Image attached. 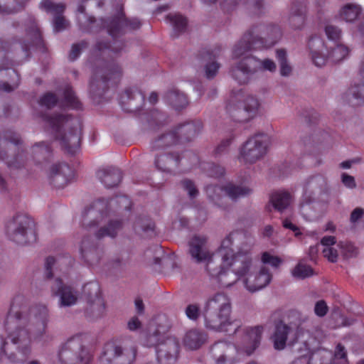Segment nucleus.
Returning <instances> with one entry per match:
<instances>
[{"mask_svg": "<svg viewBox=\"0 0 364 364\" xmlns=\"http://www.w3.org/2000/svg\"><path fill=\"white\" fill-rule=\"evenodd\" d=\"M23 299L18 296L11 303L6 321L8 339L15 346L17 353L9 352L8 342L0 336V348L14 363H22L31 353V343H46L52 340L48 331L49 310L46 306H38L28 312Z\"/></svg>", "mask_w": 364, "mask_h": 364, "instance_id": "1", "label": "nucleus"}, {"mask_svg": "<svg viewBox=\"0 0 364 364\" xmlns=\"http://www.w3.org/2000/svg\"><path fill=\"white\" fill-rule=\"evenodd\" d=\"M232 304L229 296L224 293H217L205 302L203 310L204 323L207 328L218 332L236 334L242 332L247 345L243 350L251 355L259 346L263 327L242 326L240 320H231Z\"/></svg>", "mask_w": 364, "mask_h": 364, "instance_id": "2", "label": "nucleus"}, {"mask_svg": "<svg viewBox=\"0 0 364 364\" xmlns=\"http://www.w3.org/2000/svg\"><path fill=\"white\" fill-rule=\"evenodd\" d=\"M302 324L301 318L296 312L289 314L286 319L276 321L273 333L270 337L274 348L282 350L289 346L301 356L306 355L310 351L314 341L322 336V333L318 328L316 337L306 339V337H309V333L304 331Z\"/></svg>", "mask_w": 364, "mask_h": 364, "instance_id": "3", "label": "nucleus"}, {"mask_svg": "<svg viewBox=\"0 0 364 364\" xmlns=\"http://www.w3.org/2000/svg\"><path fill=\"white\" fill-rule=\"evenodd\" d=\"M41 117L59 141L62 149L70 154H74L79 149L82 130L79 119L63 114H45Z\"/></svg>", "mask_w": 364, "mask_h": 364, "instance_id": "4", "label": "nucleus"}, {"mask_svg": "<svg viewBox=\"0 0 364 364\" xmlns=\"http://www.w3.org/2000/svg\"><path fill=\"white\" fill-rule=\"evenodd\" d=\"M85 335L77 333L66 340L58 351L60 364H90L91 355L85 347Z\"/></svg>", "mask_w": 364, "mask_h": 364, "instance_id": "5", "label": "nucleus"}, {"mask_svg": "<svg viewBox=\"0 0 364 364\" xmlns=\"http://www.w3.org/2000/svg\"><path fill=\"white\" fill-rule=\"evenodd\" d=\"M313 62L318 67H321L329 60L333 63L343 60L349 53V48L342 43H336L328 47L326 53H323L324 42L318 36H312L308 43Z\"/></svg>", "mask_w": 364, "mask_h": 364, "instance_id": "6", "label": "nucleus"}, {"mask_svg": "<svg viewBox=\"0 0 364 364\" xmlns=\"http://www.w3.org/2000/svg\"><path fill=\"white\" fill-rule=\"evenodd\" d=\"M136 355V347L132 340L122 339L108 343L100 357V364H133Z\"/></svg>", "mask_w": 364, "mask_h": 364, "instance_id": "7", "label": "nucleus"}, {"mask_svg": "<svg viewBox=\"0 0 364 364\" xmlns=\"http://www.w3.org/2000/svg\"><path fill=\"white\" fill-rule=\"evenodd\" d=\"M122 75V68L115 63L106 64L94 70L90 81V94L94 100L100 99L110 84H115Z\"/></svg>", "mask_w": 364, "mask_h": 364, "instance_id": "8", "label": "nucleus"}, {"mask_svg": "<svg viewBox=\"0 0 364 364\" xmlns=\"http://www.w3.org/2000/svg\"><path fill=\"white\" fill-rule=\"evenodd\" d=\"M34 223L31 218L24 213H17L8 223L6 232L13 242L27 245L36 240Z\"/></svg>", "mask_w": 364, "mask_h": 364, "instance_id": "9", "label": "nucleus"}, {"mask_svg": "<svg viewBox=\"0 0 364 364\" xmlns=\"http://www.w3.org/2000/svg\"><path fill=\"white\" fill-rule=\"evenodd\" d=\"M268 136L257 134L249 138L240 151L239 160L246 164H254L261 159L267 153Z\"/></svg>", "mask_w": 364, "mask_h": 364, "instance_id": "10", "label": "nucleus"}, {"mask_svg": "<svg viewBox=\"0 0 364 364\" xmlns=\"http://www.w3.org/2000/svg\"><path fill=\"white\" fill-rule=\"evenodd\" d=\"M83 292L87 302L85 316L91 321L103 317L105 314V304L100 296L99 285L97 283L87 284L84 287Z\"/></svg>", "mask_w": 364, "mask_h": 364, "instance_id": "11", "label": "nucleus"}, {"mask_svg": "<svg viewBox=\"0 0 364 364\" xmlns=\"http://www.w3.org/2000/svg\"><path fill=\"white\" fill-rule=\"evenodd\" d=\"M101 21L103 27L107 28L108 33L114 39L139 28L141 25L138 18H127L123 13H119L107 19H102Z\"/></svg>", "mask_w": 364, "mask_h": 364, "instance_id": "12", "label": "nucleus"}, {"mask_svg": "<svg viewBox=\"0 0 364 364\" xmlns=\"http://www.w3.org/2000/svg\"><path fill=\"white\" fill-rule=\"evenodd\" d=\"M51 296L58 299L60 308L70 307L75 305L78 300V291L73 287L64 283L60 278H56L50 284Z\"/></svg>", "mask_w": 364, "mask_h": 364, "instance_id": "13", "label": "nucleus"}, {"mask_svg": "<svg viewBox=\"0 0 364 364\" xmlns=\"http://www.w3.org/2000/svg\"><path fill=\"white\" fill-rule=\"evenodd\" d=\"M329 188L326 178L320 174L309 177L303 188V195L317 199L322 203H327L329 200Z\"/></svg>", "mask_w": 364, "mask_h": 364, "instance_id": "14", "label": "nucleus"}, {"mask_svg": "<svg viewBox=\"0 0 364 364\" xmlns=\"http://www.w3.org/2000/svg\"><path fill=\"white\" fill-rule=\"evenodd\" d=\"M214 364H236L239 361L236 346L224 341L215 342L210 348Z\"/></svg>", "mask_w": 364, "mask_h": 364, "instance_id": "15", "label": "nucleus"}, {"mask_svg": "<svg viewBox=\"0 0 364 364\" xmlns=\"http://www.w3.org/2000/svg\"><path fill=\"white\" fill-rule=\"evenodd\" d=\"M259 105L258 100L255 97L248 95L242 101H239L236 105L230 107V112L235 121L245 122L253 117Z\"/></svg>", "mask_w": 364, "mask_h": 364, "instance_id": "16", "label": "nucleus"}, {"mask_svg": "<svg viewBox=\"0 0 364 364\" xmlns=\"http://www.w3.org/2000/svg\"><path fill=\"white\" fill-rule=\"evenodd\" d=\"M228 255L226 266L231 268L240 277L247 275L252 267V259L248 251L226 250Z\"/></svg>", "mask_w": 364, "mask_h": 364, "instance_id": "17", "label": "nucleus"}, {"mask_svg": "<svg viewBox=\"0 0 364 364\" xmlns=\"http://www.w3.org/2000/svg\"><path fill=\"white\" fill-rule=\"evenodd\" d=\"M107 201L100 199L86 208L82 213V225L90 229L96 227L107 216Z\"/></svg>", "mask_w": 364, "mask_h": 364, "instance_id": "18", "label": "nucleus"}, {"mask_svg": "<svg viewBox=\"0 0 364 364\" xmlns=\"http://www.w3.org/2000/svg\"><path fill=\"white\" fill-rule=\"evenodd\" d=\"M81 258L89 265L99 263L103 256V248L90 235L84 236L80 246Z\"/></svg>", "mask_w": 364, "mask_h": 364, "instance_id": "19", "label": "nucleus"}, {"mask_svg": "<svg viewBox=\"0 0 364 364\" xmlns=\"http://www.w3.org/2000/svg\"><path fill=\"white\" fill-rule=\"evenodd\" d=\"M211 252L207 237L196 235L188 241V255L193 262H205L210 258Z\"/></svg>", "mask_w": 364, "mask_h": 364, "instance_id": "20", "label": "nucleus"}, {"mask_svg": "<svg viewBox=\"0 0 364 364\" xmlns=\"http://www.w3.org/2000/svg\"><path fill=\"white\" fill-rule=\"evenodd\" d=\"M259 63L253 55H247L241 59L238 63L232 68L231 75L239 84H247L250 76L257 72Z\"/></svg>", "mask_w": 364, "mask_h": 364, "instance_id": "21", "label": "nucleus"}, {"mask_svg": "<svg viewBox=\"0 0 364 364\" xmlns=\"http://www.w3.org/2000/svg\"><path fill=\"white\" fill-rule=\"evenodd\" d=\"M256 40L262 41V48L274 46L282 37L280 28L277 25H258L250 28Z\"/></svg>", "mask_w": 364, "mask_h": 364, "instance_id": "22", "label": "nucleus"}, {"mask_svg": "<svg viewBox=\"0 0 364 364\" xmlns=\"http://www.w3.org/2000/svg\"><path fill=\"white\" fill-rule=\"evenodd\" d=\"M159 364H175L178 360L179 343L175 338H167L156 348Z\"/></svg>", "mask_w": 364, "mask_h": 364, "instance_id": "23", "label": "nucleus"}, {"mask_svg": "<svg viewBox=\"0 0 364 364\" xmlns=\"http://www.w3.org/2000/svg\"><path fill=\"white\" fill-rule=\"evenodd\" d=\"M222 247L225 250H232L235 247L237 251L247 250L250 252L253 245V238L247 232L242 230H236L230 232L222 242Z\"/></svg>", "mask_w": 364, "mask_h": 364, "instance_id": "24", "label": "nucleus"}, {"mask_svg": "<svg viewBox=\"0 0 364 364\" xmlns=\"http://www.w3.org/2000/svg\"><path fill=\"white\" fill-rule=\"evenodd\" d=\"M253 36L250 29L244 34L233 48L232 56L234 58L243 59L247 55H252L250 54L252 50L262 48V41L256 40Z\"/></svg>", "mask_w": 364, "mask_h": 364, "instance_id": "25", "label": "nucleus"}, {"mask_svg": "<svg viewBox=\"0 0 364 364\" xmlns=\"http://www.w3.org/2000/svg\"><path fill=\"white\" fill-rule=\"evenodd\" d=\"M26 32L28 43H15L14 50L20 48L23 51L26 52V56H28V51L31 46L36 47H43V39L39 28L38 27L35 19L29 16L26 24Z\"/></svg>", "mask_w": 364, "mask_h": 364, "instance_id": "26", "label": "nucleus"}, {"mask_svg": "<svg viewBox=\"0 0 364 364\" xmlns=\"http://www.w3.org/2000/svg\"><path fill=\"white\" fill-rule=\"evenodd\" d=\"M272 275L266 267H262L257 272L248 274L244 279V284L251 293L266 287L272 281Z\"/></svg>", "mask_w": 364, "mask_h": 364, "instance_id": "27", "label": "nucleus"}, {"mask_svg": "<svg viewBox=\"0 0 364 364\" xmlns=\"http://www.w3.org/2000/svg\"><path fill=\"white\" fill-rule=\"evenodd\" d=\"M73 175V170L68 164L58 163L50 167L49 178L54 187L63 188L69 183Z\"/></svg>", "mask_w": 364, "mask_h": 364, "instance_id": "28", "label": "nucleus"}, {"mask_svg": "<svg viewBox=\"0 0 364 364\" xmlns=\"http://www.w3.org/2000/svg\"><path fill=\"white\" fill-rule=\"evenodd\" d=\"M144 99V95L137 88L127 89L120 97L122 108L127 112H136L142 107Z\"/></svg>", "mask_w": 364, "mask_h": 364, "instance_id": "29", "label": "nucleus"}, {"mask_svg": "<svg viewBox=\"0 0 364 364\" xmlns=\"http://www.w3.org/2000/svg\"><path fill=\"white\" fill-rule=\"evenodd\" d=\"M170 325L166 319L160 320L154 326L149 327L146 337V344L149 347L154 346L156 348L160 343L165 342L169 331Z\"/></svg>", "mask_w": 364, "mask_h": 364, "instance_id": "30", "label": "nucleus"}, {"mask_svg": "<svg viewBox=\"0 0 364 364\" xmlns=\"http://www.w3.org/2000/svg\"><path fill=\"white\" fill-rule=\"evenodd\" d=\"M228 255L226 250L220 247L216 253H210V257L204 263L206 264L205 269L212 277H217L220 272L223 270L226 266Z\"/></svg>", "mask_w": 364, "mask_h": 364, "instance_id": "31", "label": "nucleus"}, {"mask_svg": "<svg viewBox=\"0 0 364 364\" xmlns=\"http://www.w3.org/2000/svg\"><path fill=\"white\" fill-rule=\"evenodd\" d=\"M317 199L302 196L299 203V212L306 220H314L322 215V210L318 208Z\"/></svg>", "mask_w": 364, "mask_h": 364, "instance_id": "32", "label": "nucleus"}, {"mask_svg": "<svg viewBox=\"0 0 364 364\" xmlns=\"http://www.w3.org/2000/svg\"><path fill=\"white\" fill-rule=\"evenodd\" d=\"M19 82V75L15 70L9 67L0 69V90L11 92L18 86Z\"/></svg>", "mask_w": 364, "mask_h": 364, "instance_id": "33", "label": "nucleus"}, {"mask_svg": "<svg viewBox=\"0 0 364 364\" xmlns=\"http://www.w3.org/2000/svg\"><path fill=\"white\" fill-rule=\"evenodd\" d=\"M205 193L208 200L223 210L228 208L225 195L224 185L219 186L216 185H208L205 187Z\"/></svg>", "mask_w": 364, "mask_h": 364, "instance_id": "34", "label": "nucleus"}, {"mask_svg": "<svg viewBox=\"0 0 364 364\" xmlns=\"http://www.w3.org/2000/svg\"><path fill=\"white\" fill-rule=\"evenodd\" d=\"M97 176L102 183L107 188L117 186L121 181L122 176L119 169L109 168L99 170Z\"/></svg>", "mask_w": 364, "mask_h": 364, "instance_id": "35", "label": "nucleus"}, {"mask_svg": "<svg viewBox=\"0 0 364 364\" xmlns=\"http://www.w3.org/2000/svg\"><path fill=\"white\" fill-rule=\"evenodd\" d=\"M202 129L200 122H187L183 124L179 125L173 131L176 132L178 136V141L179 139L185 141L192 140L200 132Z\"/></svg>", "mask_w": 364, "mask_h": 364, "instance_id": "36", "label": "nucleus"}, {"mask_svg": "<svg viewBox=\"0 0 364 364\" xmlns=\"http://www.w3.org/2000/svg\"><path fill=\"white\" fill-rule=\"evenodd\" d=\"M135 232L144 237H153L156 235L154 222L148 217H139L134 222Z\"/></svg>", "mask_w": 364, "mask_h": 364, "instance_id": "37", "label": "nucleus"}, {"mask_svg": "<svg viewBox=\"0 0 364 364\" xmlns=\"http://www.w3.org/2000/svg\"><path fill=\"white\" fill-rule=\"evenodd\" d=\"M225 195L232 202H237L240 198L250 196L252 190L243 185L236 184L232 182L224 185Z\"/></svg>", "mask_w": 364, "mask_h": 364, "instance_id": "38", "label": "nucleus"}, {"mask_svg": "<svg viewBox=\"0 0 364 364\" xmlns=\"http://www.w3.org/2000/svg\"><path fill=\"white\" fill-rule=\"evenodd\" d=\"M180 156L177 154H164L157 156L155 159L156 167L164 172H171L179 164Z\"/></svg>", "mask_w": 364, "mask_h": 364, "instance_id": "39", "label": "nucleus"}, {"mask_svg": "<svg viewBox=\"0 0 364 364\" xmlns=\"http://www.w3.org/2000/svg\"><path fill=\"white\" fill-rule=\"evenodd\" d=\"M343 99L353 106L364 103V83H354L344 93Z\"/></svg>", "mask_w": 364, "mask_h": 364, "instance_id": "40", "label": "nucleus"}, {"mask_svg": "<svg viewBox=\"0 0 364 364\" xmlns=\"http://www.w3.org/2000/svg\"><path fill=\"white\" fill-rule=\"evenodd\" d=\"M206 334L198 329L188 331L183 338V343L186 347L191 350H196L200 348L206 341Z\"/></svg>", "mask_w": 364, "mask_h": 364, "instance_id": "41", "label": "nucleus"}, {"mask_svg": "<svg viewBox=\"0 0 364 364\" xmlns=\"http://www.w3.org/2000/svg\"><path fill=\"white\" fill-rule=\"evenodd\" d=\"M123 222L121 220H111L106 225L100 228L95 233L97 240L103 239L105 237L114 238L122 230Z\"/></svg>", "mask_w": 364, "mask_h": 364, "instance_id": "42", "label": "nucleus"}, {"mask_svg": "<svg viewBox=\"0 0 364 364\" xmlns=\"http://www.w3.org/2000/svg\"><path fill=\"white\" fill-rule=\"evenodd\" d=\"M177 142L178 136L173 129L162 134L155 139L151 143V149L152 151H159L171 146Z\"/></svg>", "mask_w": 364, "mask_h": 364, "instance_id": "43", "label": "nucleus"}, {"mask_svg": "<svg viewBox=\"0 0 364 364\" xmlns=\"http://www.w3.org/2000/svg\"><path fill=\"white\" fill-rule=\"evenodd\" d=\"M164 98L166 102L176 110H181L188 105L186 95L178 90H169Z\"/></svg>", "mask_w": 364, "mask_h": 364, "instance_id": "44", "label": "nucleus"}, {"mask_svg": "<svg viewBox=\"0 0 364 364\" xmlns=\"http://www.w3.org/2000/svg\"><path fill=\"white\" fill-rule=\"evenodd\" d=\"M291 196L286 191H277L272 194L270 202L275 210L282 212L290 205Z\"/></svg>", "mask_w": 364, "mask_h": 364, "instance_id": "45", "label": "nucleus"}, {"mask_svg": "<svg viewBox=\"0 0 364 364\" xmlns=\"http://www.w3.org/2000/svg\"><path fill=\"white\" fill-rule=\"evenodd\" d=\"M33 159L37 163L47 161L51 155V148L49 144L44 141L36 143L31 148Z\"/></svg>", "mask_w": 364, "mask_h": 364, "instance_id": "46", "label": "nucleus"}, {"mask_svg": "<svg viewBox=\"0 0 364 364\" xmlns=\"http://www.w3.org/2000/svg\"><path fill=\"white\" fill-rule=\"evenodd\" d=\"M166 20L173 26V32L172 36L178 37L181 33H183L187 27V19L179 14H170L167 15Z\"/></svg>", "mask_w": 364, "mask_h": 364, "instance_id": "47", "label": "nucleus"}, {"mask_svg": "<svg viewBox=\"0 0 364 364\" xmlns=\"http://www.w3.org/2000/svg\"><path fill=\"white\" fill-rule=\"evenodd\" d=\"M362 8L355 4H347L339 11V16L346 22H353L360 15Z\"/></svg>", "mask_w": 364, "mask_h": 364, "instance_id": "48", "label": "nucleus"}, {"mask_svg": "<svg viewBox=\"0 0 364 364\" xmlns=\"http://www.w3.org/2000/svg\"><path fill=\"white\" fill-rule=\"evenodd\" d=\"M218 282L223 288H228L235 284L240 277L231 268L225 267L217 277Z\"/></svg>", "mask_w": 364, "mask_h": 364, "instance_id": "49", "label": "nucleus"}, {"mask_svg": "<svg viewBox=\"0 0 364 364\" xmlns=\"http://www.w3.org/2000/svg\"><path fill=\"white\" fill-rule=\"evenodd\" d=\"M292 277L298 279H304L314 274L313 269L302 262H299L291 271Z\"/></svg>", "mask_w": 364, "mask_h": 364, "instance_id": "50", "label": "nucleus"}, {"mask_svg": "<svg viewBox=\"0 0 364 364\" xmlns=\"http://www.w3.org/2000/svg\"><path fill=\"white\" fill-rule=\"evenodd\" d=\"M202 171L209 177L219 178L225 173V168L210 162H203L200 165Z\"/></svg>", "mask_w": 364, "mask_h": 364, "instance_id": "51", "label": "nucleus"}, {"mask_svg": "<svg viewBox=\"0 0 364 364\" xmlns=\"http://www.w3.org/2000/svg\"><path fill=\"white\" fill-rule=\"evenodd\" d=\"M40 7L46 12L54 15V17L63 14L65 9V5L62 3L55 4L50 0H43L40 4Z\"/></svg>", "mask_w": 364, "mask_h": 364, "instance_id": "52", "label": "nucleus"}, {"mask_svg": "<svg viewBox=\"0 0 364 364\" xmlns=\"http://www.w3.org/2000/svg\"><path fill=\"white\" fill-rule=\"evenodd\" d=\"M276 55L280 65L281 75H289L291 72V68L287 62V51L284 49H278L276 51Z\"/></svg>", "mask_w": 364, "mask_h": 364, "instance_id": "53", "label": "nucleus"}, {"mask_svg": "<svg viewBox=\"0 0 364 364\" xmlns=\"http://www.w3.org/2000/svg\"><path fill=\"white\" fill-rule=\"evenodd\" d=\"M64 99L67 106L72 109H79L81 108V102L75 96L73 89L70 87H65L64 90Z\"/></svg>", "mask_w": 364, "mask_h": 364, "instance_id": "54", "label": "nucleus"}, {"mask_svg": "<svg viewBox=\"0 0 364 364\" xmlns=\"http://www.w3.org/2000/svg\"><path fill=\"white\" fill-rule=\"evenodd\" d=\"M95 46L99 51L109 49L114 53L117 54L123 50L124 44L122 41L114 40L112 45L107 42L98 41Z\"/></svg>", "mask_w": 364, "mask_h": 364, "instance_id": "55", "label": "nucleus"}, {"mask_svg": "<svg viewBox=\"0 0 364 364\" xmlns=\"http://www.w3.org/2000/svg\"><path fill=\"white\" fill-rule=\"evenodd\" d=\"M325 33L328 40L338 42L341 38L342 31L336 26L328 24L325 26Z\"/></svg>", "mask_w": 364, "mask_h": 364, "instance_id": "56", "label": "nucleus"}, {"mask_svg": "<svg viewBox=\"0 0 364 364\" xmlns=\"http://www.w3.org/2000/svg\"><path fill=\"white\" fill-rule=\"evenodd\" d=\"M182 188L188 193L190 198H194L198 195V190L194 182L190 179L186 178L181 181Z\"/></svg>", "mask_w": 364, "mask_h": 364, "instance_id": "57", "label": "nucleus"}, {"mask_svg": "<svg viewBox=\"0 0 364 364\" xmlns=\"http://www.w3.org/2000/svg\"><path fill=\"white\" fill-rule=\"evenodd\" d=\"M337 246L339 247L341 250V253L346 257H355L358 254L357 248L350 243L340 242Z\"/></svg>", "mask_w": 364, "mask_h": 364, "instance_id": "58", "label": "nucleus"}, {"mask_svg": "<svg viewBox=\"0 0 364 364\" xmlns=\"http://www.w3.org/2000/svg\"><path fill=\"white\" fill-rule=\"evenodd\" d=\"M306 11V4L304 0L294 1L289 11L291 15L305 16Z\"/></svg>", "mask_w": 364, "mask_h": 364, "instance_id": "59", "label": "nucleus"}, {"mask_svg": "<svg viewBox=\"0 0 364 364\" xmlns=\"http://www.w3.org/2000/svg\"><path fill=\"white\" fill-rule=\"evenodd\" d=\"M247 8L255 14H259L264 8V0H246Z\"/></svg>", "mask_w": 364, "mask_h": 364, "instance_id": "60", "label": "nucleus"}, {"mask_svg": "<svg viewBox=\"0 0 364 364\" xmlns=\"http://www.w3.org/2000/svg\"><path fill=\"white\" fill-rule=\"evenodd\" d=\"M87 47L88 43L86 41H82L78 43L73 44L69 55L70 59L75 60L80 55L82 50Z\"/></svg>", "mask_w": 364, "mask_h": 364, "instance_id": "61", "label": "nucleus"}, {"mask_svg": "<svg viewBox=\"0 0 364 364\" xmlns=\"http://www.w3.org/2000/svg\"><path fill=\"white\" fill-rule=\"evenodd\" d=\"M57 101L58 98L55 96V95L50 92H48L41 98L40 104L50 109L56 105Z\"/></svg>", "mask_w": 364, "mask_h": 364, "instance_id": "62", "label": "nucleus"}, {"mask_svg": "<svg viewBox=\"0 0 364 364\" xmlns=\"http://www.w3.org/2000/svg\"><path fill=\"white\" fill-rule=\"evenodd\" d=\"M231 144V139H227L222 140L220 143L216 146L213 151V155L215 157H219L228 152L229 146Z\"/></svg>", "mask_w": 364, "mask_h": 364, "instance_id": "63", "label": "nucleus"}, {"mask_svg": "<svg viewBox=\"0 0 364 364\" xmlns=\"http://www.w3.org/2000/svg\"><path fill=\"white\" fill-rule=\"evenodd\" d=\"M262 261L263 263L269 264L274 267H278L282 262V260L279 257L273 256L267 252L262 254Z\"/></svg>", "mask_w": 364, "mask_h": 364, "instance_id": "64", "label": "nucleus"}]
</instances>
